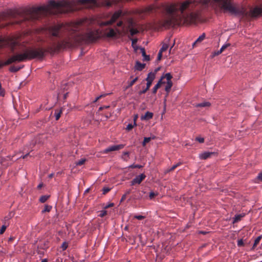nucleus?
Returning a JSON list of instances; mask_svg holds the SVG:
<instances>
[{"label": "nucleus", "mask_w": 262, "mask_h": 262, "mask_svg": "<svg viewBox=\"0 0 262 262\" xmlns=\"http://www.w3.org/2000/svg\"><path fill=\"white\" fill-rule=\"evenodd\" d=\"M158 195V193H155L154 191H150L149 194V198L150 200L153 199L156 196Z\"/></svg>", "instance_id": "37998d69"}, {"label": "nucleus", "mask_w": 262, "mask_h": 262, "mask_svg": "<svg viewBox=\"0 0 262 262\" xmlns=\"http://www.w3.org/2000/svg\"><path fill=\"white\" fill-rule=\"evenodd\" d=\"M162 53L161 52L159 51L158 54L157 60V61L161 60V59H162Z\"/></svg>", "instance_id": "680f3d73"}, {"label": "nucleus", "mask_w": 262, "mask_h": 262, "mask_svg": "<svg viewBox=\"0 0 262 262\" xmlns=\"http://www.w3.org/2000/svg\"><path fill=\"white\" fill-rule=\"evenodd\" d=\"M134 126V124L133 125L132 123H129L126 127V130L127 131H130L133 128Z\"/></svg>", "instance_id": "09e8293b"}, {"label": "nucleus", "mask_w": 262, "mask_h": 262, "mask_svg": "<svg viewBox=\"0 0 262 262\" xmlns=\"http://www.w3.org/2000/svg\"><path fill=\"white\" fill-rule=\"evenodd\" d=\"M237 246L238 247H242V246H244V241L243 240V239H239L237 241Z\"/></svg>", "instance_id": "8fccbe9b"}, {"label": "nucleus", "mask_w": 262, "mask_h": 262, "mask_svg": "<svg viewBox=\"0 0 262 262\" xmlns=\"http://www.w3.org/2000/svg\"><path fill=\"white\" fill-rule=\"evenodd\" d=\"M128 37L129 39L132 40V46L133 48L134 49V50L136 51L138 49H139L140 47L135 46L138 41V39L137 38H132L129 36H128Z\"/></svg>", "instance_id": "b1692460"}, {"label": "nucleus", "mask_w": 262, "mask_h": 262, "mask_svg": "<svg viewBox=\"0 0 262 262\" xmlns=\"http://www.w3.org/2000/svg\"><path fill=\"white\" fill-rule=\"evenodd\" d=\"M85 161H86L85 159H81L78 161L76 162V165H82L84 163Z\"/></svg>", "instance_id": "c03bdc74"}, {"label": "nucleus", "mask_w": 262, "mask_h": 262, "mask_svg": "<svg viewBox=\"0 0 262 262\" xmlns=\"http://www.w3.org/2000/svg\"><path fill=\"white\" fill-rule=\"evenodd\" d=\"M166 82L164 81H161V79H159L157 82V83L154 86L152 89V94H156L157 92V90L161 87L162 84H165Z\"/></svg>", "instance_id": "f3484780"}, {"label": "nucleus", "mask_w": 262, "mask_h": 262, "mask_svg": "<svg viewBox=\"0 0 262 262\" xmlns=\"http://www.w3.org/2000/svg\"><path fill=\"white\" fill-rule=\"evenodd\" d=\"M114 206V203H110L109 204H108L107 205H106L104 207V209H107L110 207H113Z\"/></svg>", "instance_id": "0e129e2a"}, {"label": "nucleus", "mask_w": 262, "mask_h": 262, "mask_svg": "<svg viewBox=\"0 0 262 262\" xmlns=\"http://www.w3.org/2000/svg\"><path fill=\"white\" fill-rule=\"evenodd\" d=\"M261 238H262L261 235H259L256 238V239L254 240V244L252 246L253 249H254L256 247V246L259 244V243L261 239Z\"/></svg>", "instance_id": "7c9ffc66"}, {"label": "nucleus", "mask_w": 262, "mask_h": 262, "mask_svg": "<svg viewBox=\"0 0 262 262\" xmlns=\"http://www.w3.org/2000/svg\"><path fill=\"white\" fill-rule=\"evenodd\" d=\"M46 50L42 48H28L23 53H18L11 56L5 61L0 60V69L4 66L14 62H20L33 59H42L45 55Z\"/></svg>", "instance_id": "7ed1b4c3"}, {"label": "nucleus", "mask_w": 262, "mask_h": 262, "mask_svg": "<svg viewBox=\"0 0 262 262\" xmlns=\"http://www.w3.org/2000/svg\"><path fill=\"white\" fill-rule=\"evenodd\" d=\"M126 194H123L121 197V199L120 201V203L123 202L126 199Z\"/></svg>", "instance_id": "338daca9"}, {"label": "nucleus", "mask_w": 262, "mask_h": 262, "mask_svg": "<svg viewBox=\"0 0 262 262\" xmlns=\"http://www.w3.org/2000/svg\"><path fill=\"white\" fill-rule=\"evenodd\" d=\"M145 193L144 191L138 190L136 193L134 195L133 199L134 200H140L144 199L143 194Z\"/></svg>", "instance_id": "a211bd4d"}, {"label": "nucleus", "mask_w": 262, "mask_h": 262, "mask_svg": "<svg viewBox=\"0 0 262 262\" xmlns=\"http://www.w3.org/2000/svg\"><path fill=\"white\" fill-rule=\"evenodd\" d=\"M230 46V44L229 43H226V44H225L220 49V51H221V52L222 53V52L223 51H224V50L225 49H226L227 47H229Z\"/></svg>", "instance_id": "3c124183"}, {"label": "nucleus", "mask_w": 262, "mask_h": 262, "mask_svg": "<svg viewBox=\"0 0 262 262\" xmlns=\"http://www.w3.org/2000/svg\"><path fill=\"white\" fill-rule=\"evenodd\" d=\"M116 33L113 29H111L107 33L106 36L108 37H114L116 36Z\"/></svg>", "instance_id": "2f4dec72"}, {"label": "nucleus", "mask_w": 262, "mask_h": 262, "mask_svg": "<svg viewBox=\"0 0 262 262\" xmlns=\"http://www.w3.org/2000/svg\"><path fill=\"white\" fill-rule=\"evenodd\" d=\"M67 90H68V89H67V83H66L63 84L61 85L60 92L58 93V95H57V99L59 98L60 94L62 92H63L64 91H67Z\"/></svg>", "instance_id": "cd10ccee"}, {"label": "nucleus", "mask_w": 262, "mask_h": 262, "mask_svg": "<svg viewBox=\"0 0 262 262\" xmlns=\"http://www.w3.org/2000/svg\"><path fill=\"white\" fill-rule=\"evenodd\" d=\"M123 0H102L101 5L103 6L109 8L113 5H117Z\"/></svg>", "instance_id": "9b49d317"}, {"label": "nucleus", "mask_w": 262, "mask_h": 262, "mask_svg": "<svg viewBox=\"0 0 262 262\" xmlns=\"http://www.w3.org/2000/svg\"><path fill=\"white\" fill-rule=\"evenodd\" d=\"M145 178L146 176L144 173H141L138 176H137L130 182V185L134 186L136 184H140L145 179Z\"/></svg>", "instance_id": "9d476101"}, {"label": "nucleus", "mask_w": 262, "mask_h": 262, "mask_svg": "<svg viewBox=\"0 0 262 262\" xmlns=\"http://www.w3.org/2000/svg\"><path fill=\"white\" fill-rule=\"evenodd\" d=\"M111 190V188L108 187H103L102 189L103 194H105L106 193L109 192Z\"/></svg>", "instance_id": "4d7b16f0"}, {"label": "nucleus", "mask_w": 262, "mask_h": 262, "mask_svg": "<svg viewBox=\"0 0 262 262\" xmlns=\"http://www.w3.org/2000/svg\"><path fill=\"white\" fill-rule=\"evenodd\" d=\"M39 9H34L33 10H27L23 12H16L11 15L15 17L17 15L19 18V20L15 21L16 24H20L23 22L34 21L39 19Z\"/></svg>", "instance_id": "39448f33"}, {"label": "nucleus", "mask_w": 262, "mask_h": 262, "mask_svg": "<svg viewBox=\"0 0 262 262\" xmlns=\"http://www.w3.org/2000/svg\"><path fill=\"white\" fill-rule=\"evenodd\" d=\"M138 117V115H135L134 117V125H135V126H137L136 120H137Z\"/></svg>", "instance_id": "69168bd1"}, {"label": "nucleus", "mask_w": 262, "mask_h": 262, "mask_svg": "<svg viewBox=\"0 0 262 262\" xmlns=\"http://www.w3.org/2000/svg\"><path fill=\"white\" fill-rule=\"evenodd\" d=\"M122 15V11L121 10H118L116 11L112 16L110 20L105 21L102 23L103 26H109L114 23Z\"/></svg>", "instance_id": "423d86ee"}, {"label": "nucleus", "mask_w": 262, "mask_h": 262, "mask_svg": "<svg viewBox=\"0 0 262 262\" xmlns=\"http://www.w3.org/2000/svg\"><path fill=\"white\" fill-rule=\"evenodd\" d=\"M110 107V106L109 105H103V106H100L98 110V112H97L96 113L97 114V113H98L99 112L102 111L103 109L108 108Z\"/></svg>", "instance_id": "13d9d810"}, {"label": "nucleus", "mask_w": 262, "mask_h": 262, "mask_svg": "<svg viewBox=\"0 0 262 262\" xmlns=\"http://www.w3.org/2000/svg\"><path fill=\"white\" fill-rule=\"evenodd\" d=\"M108 94H104L102 95H101L98 97H97L93 101V102H96L98 100H99L101 98L105 97V96L107 95Z\"/></svg>", "instance_id": "de8ad7c7"}, {"label": "nucleus", "mask_w": 262, "mask_h": 262, "mask_svg": "<svg viewBox=\"0 0 262 262\" xmlns=\"http://www.w3.org/2000/svg\"><path fill=\"white\" fill-rule=\"evenodd\" d=\"M142 167H143L142 165H139V164H132L128 166V168H141Z\"/></svg>", "instance_id": "a19ab883"}, {"label": "nucleus", "mask_w": 262, "mask_h": 262, "mask_svg": "<svg viewBox=\"0 0 262 262\" xmlns=\"http://www.w3.org/2000/svg\"><path fill=\"white\" fill-rule=\"evenodd\" d=\"M106 214H107V211L105 210H103L101 211L99 215V216L101 217H103Z\"/></svg>", "instance_id": "5fc2aeb1"}, {"label": "nucleus", "mask_w": 262, "mask_h": 262, "mask_svg": "<svg viewBox=\"0 0 262 262\" xmlns=\"http://www.w3.org/2000/svg\"><path fill=\"white\" fill-rule=\"evenodd\" d=\"M222 52L220 50H219L217 51H215V52H214L213 53H212V55H211V57L213 58L216 56H217L219 55V54H221Z\"/></svg>", "instance_id": "864d4df0"}, {"label": "nucleus", "mask_w": 262, "mask_h": 262, "mask_svg": "<svg viewBox=\"0 0 262 262\" xmlns=\"http://www.w3.org/2000/svg\"><path fill=\"white\" fill-rule=\"evenodd\" d=\"M181 164V162L178 163L177 164L173 165L169 169L167 170L168 172L171 171L175 169L178 166H180Z\"/></svg>", "instance_id": "79ce46f5"}, {"label": "nucleus", "mask_w": 262, "mask_h": 262, "mask_svg": "<svg viewBox=\"0 0 262 262\" xmlns=\"http://www.w3.org/2000/svg\"><path fill=\"white\" fill-rule=\"evenodd\" d=\"M50 195H42L40 197L39 201L40 202L43 203L47 201V200L50 198Z\"/></svg>", "instance_id": "473e14b6"}, {"label": "nucleus", "mask_w": 262, "mask_h": 262, "mask_svg": "<svg viewBox=\"0 0 262 262\" xmlns=\"http://www.w3.org/2000/svg\"><path fill=\"white\" fill-rule=\"evenodd\" d=\"M134 22L131 21L129 25V36H133L135 35H136L139 33V30L137 28H135L133 27L134 26Z\"/></svg>", "instance_id": "dca6fc26"}, {"label": "nucleus", "mask_w": 262, "mask_h": 262, "mask_svg": "<svg viewBox=\"0 0 262 262\" xmlns=\"http://www.w3.org/2000/svg\"><path fill=\"white\" fill-rule=\"evenodd\" d=\"M195 140L198 141L199 143H204V138L200 137H197L195 138Z\"/></svg>", "instance_id": "6e6d98bb"}, {"label": "nucleus", "mask_w": 262, "mask_h": 262, "mask_svg": "<svg viewBox=\"0 0 262 262\" xmlns=\"http://www.w3.org/2000/svg\"><path fill=\"white\" fill-rule=\"evenodd\" d=\"M154 114L150 112H146L144 115L141 116V120H149L152 118Z\"/></svg>", "instance_id": "6ab92c4d"}, {"label": "nucleus", "mask_w": 262, "mask_h": 262, "mask_svg": "<svg viewBox=\"0 0 262 262\" xmlns=\"http://www.w3.org/2000/svg\"><path fill=\"white\" fill-rule=\"evenodd\" d=\"M14 212H10L8 215L6 216L4 218L5 221H8L10 219H11L13 216L14 215Z\"/></svg>", "instance_id": "c9c22d12"}, {"label": "nucleus", "mask_w": 262, "mask_h": 262, "mask_svg": "<svg viewBox=\"0 0 262 262\" xmlns=\"http://www.w3.org/2000/svg\"><path fill=\"white\" fill-rule=\"evenodd\" d=\"M262 14V8L256 7L250 10L249 15L252 18H256Z\"/></svg>", "instance_id": "6e6552de"}, {"label": "nucleus", "mask_w": 262, "mask_h": 262, "mask_svg": "<svg viewBox=\"0 0 262 262\" xmlns=\"http://www.w3.org/2000/svg\"><path fill=\"white\" fill-rule=\"evenodd\" d=\"M49 5L53 8H56V1L55 0H51L49 2Z\"/></svg>", "instance_id": "49530a36"}, {"label": "nucleus", "mask_w": 262, "mask_h": 262, "mask_svg": "<svg viewBox=\"0 0 262 262\" xmlns=\"http://www.w3.org/2000/svg\"><path fill=\"white\" fill-rule=\"evenodd\" d=\"M151 140V138H149L148 137H144L143 141L142 142V145L143 146H145L146 143H148Z\"/></svg>", "instance_id": "ea45409f"}, {"label": "nucleus", "mask_w": 262, "mask_h": 262, "mask_svg": "<svg viewBox=\"0 0 262 262\" xmlns=\"http://www.w3.org/2000/svg\"><path fill=\"white\" fill-rule=\"evenodd\" d=\"M168 48V45L167 43H163L162 48L160 49V51L162 53L165 51Z\"/></svg>", "instance_id": "4c0bfd02"}, {"label": "nucleus", "mask_w": 262, "mask_h": 262, "mask_svg": "<svg viewBox=\"0 0 262 262\" xmlns=\"http://www.w3.org/2000/svg\"><path fill=\"white\" fill-rule=\"evenodd\" d=\"M210 105L211 103L209 102H204L194 104V106L196 107H208L210 106Z\"/></svg>", "instance_id": "5701e85b"}, {"label": "nucleus", "mask_w": 262, "mask_h": 262, "mask_svg": "<svg viewBox=\"0 0 262 262\" xmlns=\"http://www.w3.org/2000/svg\"><path fill=\"white\" fill-rule=\"evenodd\" d=\"M138 80V77H136L134 79H133L132 81H127L128 84L127 86H126L125 90H127V89L130 88V87H132Z\"/></svg>", "instance_id": "a878e982"}, {"label": "nucleus", "mask_w": 262, "mask_h": 262, "mask_svg": "<svg viewBox=\"0 0 262 262\" xmlns=\"http://www.w3.org/2000/svg\"><path fill=\"white\" fill-rule=\"evenodd\" d=\"M173 83L172 81H167L166 85L165 88V91L166 92L167 94H168L170 92Z\"/></svg>", "instance_id": "393cba45"}, {"label": "nucleus", "mask_w": 262, "mask_h": 262, "mask_svg": "<svg viewBox=\"0 0 262 262\" xmlns=\"http://www.w3.org/2000/svg\"><path fill=\"white\" fill-rule=\"evenodd\" d=\"M193 4L191 0H187L182 3L166 5L163 10L167 15L162 22V26L169 28L182 24H191L197 18V15L193 12Z\"/></svg>", "instance_id": "f257e3e1"}, {"label": "nucleus", "mask_w": 262, "mask_h": 262, "mask_svg": "<svg viewBox=\"0 0 262 262\" xmlns=\"http://www.w3.org/2000/svg\"><path fill=\"white\" fill-rule=\"evenodd\" d=\"M60 26H54L49 28V33L52 37L60 38Z\"/></svg>", "instance_id": "0eeeda50"}, {"label": "nucleus", "mask_w": 262, "mask_h": 262, "mask_svg": "<svg viewBox=\"0 0 262 262\" xmlns=\"http://www.w3.org/2000/svg\"><path fill=\"white\" fill-rule=\"evenodd\" d=\"M80 26L78 24H74L68 27L70 36L68 39H61L59 40H53V47L50 50L55 51L56 50H59L64 48L74 42H79L81 40H85L88 42H94L98 38V34L93 32L89 31L82 35L80 32Z\"/></svg>", "instance_id": "f03ea898"}, {"label": "nucleus", "mask_w": 262, "mask_h": 262, "mask_svg": "<svg viewBox=\"0 0 262 262\" xmlns=\"http://www.w3.org/2000/svg\"><path fill=\"white\" fill-rule=\"evenodd\" d=\"M165 77H166L167 81H172L171 79L172 78V76L170 73H166L165 74Z\"/></svg>", "instance_id": "58836bf2"}, {"label": "nucleus", "mask_w": 262, "mask_h": 262, "mask_svg": "<svg viewBox=\"0 0 262 262\" xmlns=\"http://www.w3.org/2000/svg\"><path fill=\"white\" fill-rule=\"evenodd\" d=\"M122 159L125 161H127L129 159V152H123L122 156Z\"/></svg>", "instance_id": "c756f323"}, {"label": "nucleus", "mask_w": 262, "mask_h": 262, "mask_svg": "<svg viewBox=\"0 0 262 262\" xmlns=\"http://www.w3.org/2000/svg\"><path fill=\"white\" fill-rule=\"evenodd\" d=\"M216 153L214 152L205 151V152L200 154L199 158L202 160H206V159L211 157V156L212 155H216Z\"/></svg>", "instance_id": "4468645a"}, {"label": "nucleus", "mask_w": 262, "mask_h": 262, "mask_svg": "<svg viewBox=\"0 0 262 262\" xmlns=\"http://www.w3.org/2000/svg\"><path fill=\"white\" fill-rule=\"evenodd\" d=\"M24 67V65H23L22 66H20V67H16L15 66H11L9 68V71L10 72L15 73V72H18L19 70H20L21 69H22Z\"/></svg>", "instance_id": "bb28decb"}, {"label": "nucleus", "mask_w": 262, "mask_h": 262, "mask_svg": "<svg viewBox=\"0 0 262 262\" xmlns=\"http://www.w3.org/2000/svg\"><path fill=\"white\" fill-rule=\"evenodd\" d=\"M7 226H6L5 225H3L1 227V228L0 229V234H3L5 231V230L7 228Z\"/></svg>", "instance_id": "603ef678"}, {"label": "nucleus", "mask_w": 262, "mask_h": 262, "mask_svg": "<svg viewBox=\"0 0 262 262\" xmlns=\"http://www.w3.org/2000/svg\"><path fill=\"white\" fill-rule=\"evenodd\" d=\"M78 3L81 5H88L91 7H98L100 6L97 0H78Z\"/></svg>", "instance_id": "1a4fd4ad"}, {"label": "nucleus", "mask_w": 262, "mask_h": 262, "mask_svg": "<svg viewBox=\"0 0 262 262\" xmlns=\"http://www.w3.org/2000/svg\"><path fill=\"white\" fill-rule=\"evenodd\" d=\"M67 3L63 1H56V9H62L66 7Z\"/></svg>", "instance_id": "412c9836"}, {"label": "nucleus", "mask_w": 262, "mask_h": 262, "mask_svg": "<svg viewBox=\"0 0 262 262\" xmlns=\"http://www.w3.org/2000/svg\"><path fill=\"white\" fill-rule=\"evenodd\" d=\"M256 179L258 181H262V171L258 173Z\"/></svg>", "instance_id": "052dcab7"}, {"label": "nucleus", "mask_w": 262, "mask_h": 262, "mask_svg": "<svg viewBox=\"0 0 262 262\" xmlns=\"http://www.w3.org/2000/svg\"><path fill=\"white\" fill-rule=\"evenodd\" d=\"M206 37V34L205 33H203L201 35H200L197 39L195 40V43H200Z\"/></svg>", "instance_id": "72a5a7b5"}, {"label": "nucleus", "mask_w": 262, "mask_h": 262, "mask_svg": "<svg viewBox=\"0 0 262 262\" xmlns=\"http://www.w3.org/2000/svg\"><path fill=\"white\" fill-rule=\"evenodd\" d=\"M244 215H245L243 214H236L233 218L232 224H235L240 221L242 218L244 216Z\"/></svg>", "instance_id": "4be33fe9"}, {"label": "nucleus", "mask_w": 262, "mask_h": 262, "mask_svg": "<svg viewBox=\"0 0 262 262\" xmlns=\"http://www.w3.org/2000/svg\"><path fill=\"white\" fill-rule=\"evenodd\" d=\"M52 208V206L48 205L45 206L44 209L41 211L42 213H44L46 212H50Z\"/></svg>", "instance_id": "f704fd0d"}, {"label": "nucleus", "mask_w": 262, "mask_h": 262, "mask_svg": "<svg viewBox=\"0 0 262 262\" xmlns=\"http://www.w3.org/2000/svg\"><path fill=\"white\" fill-rule=\"evenodd\" d=\"M160 69L161 67H158L154 70V72H151L152 73V74H154L155 77H156L157 73L160 70Z\"/></svg>", "instance_id": "e2e57ef3"}, {"label": "nucleus", "mask_w": 262, "mask_h": 262, "mask_svg": "<svg viewBox=\"0 0 262 262\" xmlns=\"http://www.w3.org/2000/svg\"><path fill=\"white\" fill-rule=\"evenodd\" d=\"M145 217L144 216L141 215H136L134 216V218L139 220H142L144 219Z\"/></svg>", "instance_id": "bf43d9fd"}, {"label": "nucleus", "mask_w": 262, "mask_h": 262, "mask_svg": "<svg viewBox=\"0 0 262 262\" xmlns=\"http://www.w3.org/2000/svg\"><path fill=\"white\" fill-rule=\"evenodd\" d=\"M62 113V110H56L54 113V116L55 117V120H58L61 116Z\"/></svg>", "instance_id": "c85d7f7f"}, {"label": "nucleus", "mask_w": 262, "mask_h": 262, "mask_svg": "<svg viewBox=\"0 0 262 262\" xmlns=\"http://www.w3.org/2000/svg\"><path fill=\"white\" fill-rule=\"evenodd\" d=\"M219 4L224 13H228L234 16H244L246 15L243 7H236L231 0H214Z\"/></svg>", "instance_id": "20e7f679"}, {"label": "nucleus", "mask_w": 262, "mask_h": 262, "mask_svg": "<svg viewBox=\"0 0 262 262\" xmlns=\"http://www.w3.org/2000/svg\"><path fill=\"white\" fill-rule=\"evenodd\" d=\"M124 147V144H119V145H114L111 146H110L104 149L103 153L107 154L111 151L119 150L121 149H122Z\"/></svg>", "instance_id": "f8f14e48"}, {"label": "nucleus", "mask_w": 262, "mask_h": 262, "mask_svg": "<svg viewBox=\"0 0 262 262\" xmlns=\"http://www.w3.org/2000/svg\"><path fill=\"white\" fill-rule=\"evenodd\" d=\"M155 78L156 77H155L154 74H152L151 72H149L147 74V76L145 79V80L147 81L146 86L149 87V88H150Z\"/></svg>", "instance_id": "ddd939ff"}, {"label": "nucleus", "mask_w": 262, "mask_h": 262, "mask_svg": "<svg viewBox=\"0 0 262 262\" xmlns=\"http://www.w3.org/2000/svg\"><path fill=\"white\" fill-rule=\"evenodd\" d=\"M139 49H140L142 55L143 57V61H149L150 60V56L149 55L146 54L145 49L142 47H140Z\"/></svg>", "instance_id": "aec40b11"}, {"label": "nucleus", "mask_w": 262, "mask_h": 262, "mask_svg": "<svg viewBox=\"0 0 262 262\" xmlns=\"http://www.w3.org/2000/svg\"><path fill=\"white\" fill-rule=\"evenodd\" d=\"M145 63H142L139 61L137 60L136 61L134 70L135 71H141L145 68Z\"/></svg>", "instance_id": "2eb2a0df"}, {"label": "nucleus", "mask_w": 262, "mask_h": 262, "mask_svg": "<svg viewBox=\"0 0 262 262\" xmlns=\"http://www.w3.org/2000/svg\"><path fill=\"white\" fill-rule=\"evenodd\" d=\"M149 89V87L146 86L145 88H143L142 90H141L138 92V94L139 96L142 95V94H145L146 92Z\"/></svg>", "instance_id": "e433bc0d"}, {"label": "nucleus", "mask_w": 262, "mask_h": 262, "mask_svg": "<svg viewBox=\"0 0 262 262\" xmlns=\"http://www.w3.org/2000/svg\"><path fill=\"white\" fill-rule=\"evenodd\" d=\"M68 247V243H67L66 242H64L61 246V248L62 249V250L63 251H64L67 249Z\"/></svg>", "instance_id": "a18cd8bd"}, {"label": "nucleus", "mask_w": 262, "mask_h": 262, "mask_svg": "<svg viewBox=\"0 0 262 262\" xmlns=\"http://www.w3.org/2000/svg\"><path fill=\"white\" fill-rule=\"evenodd\" d=\"M5 95V91L3 89H2V90H0V96H4Z\"/></svg>", "instance_id": "774afa93"}]
</instances>
